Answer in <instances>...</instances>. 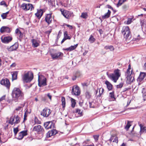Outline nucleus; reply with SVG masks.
<instances>
[{
	"instance_id": "obj_1",
	"label": "nucleus",
	"mask_w": 146,
	"mask_h": 146,
	"mask_svg": "<svg viewBox=\"0 0 146 146\" xmlns=\"http://www.w3.org/2000/svg\"><path fill=\"white\" fill-rule=\"evenodd\" d=\"M11 95L13 101L15 102H19L24 99V93L20 88L15 87L12 90Z\"/></svg>"
},
{
	"instance_id": "obj_2",
	"label": "nucleus",
	"mask_w": 146,
	"mask_h": 146,
	"mask_svg": "<svg viewBox=\"0 0 146 146\" xmlns=\"http://www.w3.org/2000/svg\"><path fill=\"white\" fill-rule=\"evenodd\" d=\"M120 75V70L117 69L114 70L113 73L110 74L108 75V76L109 78L113 81L114 82H116Z\"/></svg>"
},
{
	"instance_id": "obj_3",
	"label": "nucleus",
	"mask_w": 146,
	"mask_h": 146,
	"mask_svg": "<svg viewBox=\"0 0 146 146\" xmlns=\"http://www.w3.org/2000/svg\"><path fill=\"white\" fill-rule=\"evenodd\" d=\"M33 78V73L32 72H29L25 73L22 76V79L24 82L28 83L31 82Z\"/></svg>"
},
{
	"instance_id": "obj_4",
	"label": "nucleus",
	"mask_w": 146,
	"mask_h": 146,
	"mask_svg": "<svg viewBox=\"0 0 146 146\" xmlns=\"http://www.w3.org/2000/svg\"><path fill=\"white\" fill-rule=\"evenodd\" d=\"M121 33L123 34L124 38L127 39L129 36L131 34L130 29L128 26H124L121 31Z\"/></svg>"
},
{
	"instance_id": "obj_5",
	"label": "nucleus",
	"mask_w": 146,
	"mask_h": 146,
	"mask_svg": "<svg viewBox=\"0 0 146 146\" xmlns=\"http://www.w3.org/2000/svg\"><path fill=\"white\" fill-rule=\"evenodd\" d=\"M21 7L25 11H27L30 9L31 11H32L34 9L33 5L30 3L26 4L25 3H23L21 5Z\"/></svg>"
},
{
	"instance_id": "obj_6",
	"label": "nucleus",
	"mask_w": 146,
	"mask_h": 146,
	"mask_svg": "<svg viewBox=\"0 0 146 146\" xmlns=\"http://www.w3.org/2000/svg\"><path fill=\"white\" fill-rule=\"evenodd\" d=\"M72 91V94L75 96H78L80 95V88L77 85L73 86Z\"/></svg>"
},
{
	"instance_id": "obj_7",
	"label": "nucleus",
	"mask_w": 146,
	"mask_h": 146,
	"mask_svg": "<svg viewBox=\"0 0 146 146\" xmlns=\"http://www.w3.org/2000/svg\"><path fill=\"white\" fill-rule=\"evenodd\" d=\"M51 113L50 110L47 108H45L40 112V115L44 117H47Z\"/></svg>"
},
{
	"instance_id": "obj_8",
	"label": "nucleus",
	"mask_w": 146,
	"mask_h": 146,
	"mask_svg": "<svg viewBox=\"0 0 146 146\" xmlns=\"http://www.w3.org/2000/svg\"><path fill=\"white\" fill-rule=\"evenodd\" d=\"M38 85L40 87L46 85V79L44 77L40 78L39 76L38 77Z\"/></svg>"
},
{
	"instance_id": "obj_9",
	"label": "nucleus",
	"mask_w": 146,
	"mask_h": 146,
	"mask_svg": "<svg viewBox=\"0 0 146 146\" xmlns=\"http://www.w3.org/2000/svg\"><path fill=\"white\" fill-rule=\"evenodd\" d=\"M51 56L53 59H61L63 55V54L61 52H57L55 53H51Z\"/></svg>"
},
{
	"instance_id": "obj_10",
	"label": "nucleus",
	"mask_w": 146,
	"mask_h": 146,
	"mask_svg": "<svg viewBox=\"0 0 146 146\" xmlns=\"http://www.w3.org/2000/svg\"><path fill=\"white\" fill-rule=\"evenodd\" d=\"M0 83L1 85L5 86L7 89H9L10 83L8 79L6 78L2 79Z\"/></svg>"
},
{
	"instance_id": "obj_11",
	"label": "nucleus",
	"mask_w": 146,
	"mask_h": 146,
	"mask_svg": "<svg viewBox=\"0 0 146 146\" xmlns=\"http://www.w3.org/2000/svg\"><path fill=\"white\" fill-rule=\"evenodd\" d=\"M52 13L46 14L45 15V21L49 25L52 23V18L51 17Z\"/></svg>"
},
{
	"instance_id": "obj_12",
	"label": "nucleus",
	"mask_w": 146,
	"mask_h": 146,
	"mask_svg": "<svg viewBox=\"0 0 146 146\" xmlns=\"http://www.w3.org/2000/svg\"><path fill=\"white\" fill-rule=\"evenodd\" d=\"M132 72V70H131V73L130 75H129L126 76V83L128 84H130L131 83L133 82L134 80V78L133 77L131 76Z\"/></svg>"
},
{
	"instance_id": "obj_13",
	"label": "nucleus",
	"mask_w": 146,
	"mask_h": 146,
	"mask_svg": "<svg viewBox=\"0 0 146 146\" xmlns=\"http://www.w3.org/2000/svg\"><path fill=\"white\" fill-rule=\"evenodd\" d=\"M146 78V73L144 72H141L139 75L137 79L138 82H139V84L140 83L142 82V81L145 78Z\"/></svg>"
},
{
	"instance_id": "obj_14",
	"label": "nucleus",
	"mask_w": 146,
	"mask_h": 146,
	"mask_svg": "<svg viewBox=\"0 0 146 146\" xmlns=\"http://www.w3.org/2000/svg\"><path fill=\"white\" fill-rule=\"evenodd\" d=\"M54 124L52 121H49L45 122L44 124V126L46 129L51 128L54 127Z\"/></svg>"
},
{
	"instance_id": "obj_15",
	"label": "nucleus",
	"mask_w": 146,
	"mask_h": 146,
	"mask_svg": "<svg viewBox=\"0 0 146 146\" xmlns=\"http://www.w3.org/2000/svg\"><path fill=\"white\" fill-rule=\"evenodd\" d=\"M63 15L67 19H69L72 15V13L66 10H64L61 11Z\"/></svg>"
},
{
	"instance_id": "obj_16",
	"label": "nucleus",
	"mask_w": 146,
	"mask_h": 146,
	"mask_svg": "<svg viewBox=\"0 0 146 146\" xmlns=\"http://www.w3.org/2000/svg\"><path fill=\"white\" fill-rule=\"evenodd\" d=\"M27 135V131L24 130L19 133V136L17 139L19 140L22 139L25 136Z\"/></svg>"
},
{
	"instance_id": "obj_17",
	"label": "nucleus",
	"mask_w": 146,
	"mask_h": 146,
	"mask_svg": "<svg viewBox=\"0 0 146 146\" xmlns=\"http://www.w3.org/2000/svg\"><path fill=\"white\" fill-rule=\"evenodd\" d=\"M18 47V44L17 43H15L13 45L9 47H7L8 50L9 52H11L16 50Z\"/></svg>"
},
{
	"instance_id": "obj_18",
	"label": "nucleus",
	"mask_w": 146,
	"mask_h": 146,
	"mask_svg": "<svg viewBox=\"0 0 146 146\" xmlns=\"http://www.w3.org/2000/svg\"><path fill=\"white\" fill-rule=\"evenodd\" d=\"M57 133V131L55 129H53L48 131L46 133V137L47 138L50 137L52 136L55 135Z\"/></svg>"
},
{
	"instance_id": "obj_19",
	"label": "nucleus",
	"mask_w": 146,
	"mask_h": 146,
	"mask_svg": "<svg viewBox=\"0 0 146 146\" xmlns=\"http://www.w3.org/2000/svg\"><path fill=\"white\" fill-rule=\"evenodd\" d=\"M33 131L37 132H43L44 131V129L41 125H38L35 126L34 127Z\"/></svg>"
},
{
	"instance_id": "obj_20",
	"label": "nucleus",
	"mask_w": 146,
	"mask_h": 146,
	"mask_svg": "<svg viewBox=\"0 0 146 146\" xmlns=\"http://www.w3.org/2000/svg\"><path fill=\"white\" fill-rule=\"evenodd\" d=\"M12 40V37L11 36L5 37L3 39L1 38L2 42L5 43H8L11 42Z\"/></svg>"
},
{
	"instance_id": "obj_21",
	"label": "nucleus",
	"mask_w": 146,
	"mask_h": 146,
	"mask_svg": "<svg viewBox=\"0 0 146 146\" xmlns=\"http://www.w3.org/2000/svg\"><path fill=\"white\" fill-rule=\"evenodd\" d=\"M0 31L1 33L5 32H6L7 33H10L11 30L10 28L8 27L3 26L1 28Z\"/></svg>"
},
{
	"instance_id": "obj_22",
	"label": "nucleus",
	"mask_w": 146,
	"mask_h": 146,
	"mask_svg": "<svg viewBox=\"0 0 146 146\" xmlns=\"http://www.w3.org/2000/svg\"><path fill=\"white\" fill-rule=\"evenodd\" d=\"M16 34L18 36V38L20 41H21V39L23 37V34L18 29H17L15 31Z\"/></svg>"
},
{
	"instance_id": "obj_23",
	"label": "nucleus",
	"mask_w": 146,
	"mask_h": 146,
	"mask_svg": "<svg viewBox=\"0 0 146 146\" xmlns=\"http://www.w3.org/2000/svg\"><path fill=\"white\" fill-rule=\"evenodd\" d=\"M43 13L42 10L40 9L37 10V13L35 14V15L38 19H40L43 15Z\"/></svg>"
},
{
	"instance_id": "obj_24",
	"label": "nucleus",
	"mask_w": 146,
	"mask_h": 146,
	"mask_svg": "<svg viewBox=\"0 0 146 146\" xmlns=\"http://www.w3.org/2000/svg\"><path fill=\"white\" fill-rule=\"evenodd\" d=\"M18 71H15L11 72L12 76V80H16L17 79Z\"/></svg>"
},
{
	"instance_id": "obj_25",
	"label": "nucleus",
	"mask_w": 146,
	"mask_h": 146,
	"mask_svg": "<svg viewBox=\"0 0 146 146\" xmlns=\"http://www.w3.org/2000/svg\"><path fill=\"white\" fill-rule=\"evenodd\" d=\"M111 13V11L108 10L107 13H106L104 15L102 16V19H104L108 18L110 17Z\"/></svg>"
},
{
	"instance_id": "obj_26",
	"label": "nucleus",
	"mask_w": 146,
	"mask_h": 146,
	"mask_svg": "<svg viewBox=\"0 0 146 146\" xmlns=\"http://www.w3.org/2000/svg\"><path fill=\"white\" fill-rule=\"evenodd\" d=\"M105 84L106 85L107 88L109 90H112L113 86L110 82L107 80L105 82Z\"/></svg>"
},
{
	"instance_id": "obj_27",
	"label": "nucleus",
	"mask_w": 146,
	"mask_h": 146,
	"mask_svg": "<svg viewBox=\"0 0 146 146\" xmlns=\"http://www.w3.org/2000/svg\"><path fill=\"white\" fill-rule=\"evenodd\" d=\"M78 46V44H76V45H75L74 46H72L70 47H69V48H67L65 49H64L66 50L67 51H71L72 50H73L74 49H75L76 47H77Z\"/></svg>"
},
{
	"instance_id": "obj_28",
	"label": "nucleus",
	"mask_w": 146,
	"mask_h": 146,
	"mask_svg": "<svg viewBox=\"0 0 146 146\" xmlns=\"http://www.w3.org/2000/svg\"><path fill=\"white\" fill-rule=\"evenodd\" d=\"M139 126L140 127V132L143 133L146 132V127H143V125L141 124H139Z\"/></svg>"
},
{
	"instance_id": "obj_29",
	"label": "nucleus",
	"mask_w": 146,
	"mask_h": 146,
	"mask_svg": "<svg viewBox=\"0 0 146 146\" xmlns=\"http://www.w3.org/2000/svg\"><path fill=\"white\" fill-rule=\"evenodd\" d=\"M33 46L34 47H37L38 46L39 44L37 42V40L35 39L32 40Z\"/></svg>"
},
{
	"instance_id": "obj_30",
	"label": "nucleus",
	"mask_w": 146,
	"mask_h": 146,
	"mask_svg": "<svg viewBox=\"0 0 146 146\" xmlns=\"http://www.w3.org/2000/svg\"><path fill=\"white\" fill-rule=\"evenodd\" d=\"M143 96L144 100H146V89L143 88L142 90Z\"/></svg>"
},
{
	"instance_id": "obj_31",
	"label": "nucleus",
	"mask_w": 146,
	"mask_h": 146,
	"mask_svg": "<svg viewBox=\"0 0 146 146\" xmlns=\"http://www.w3.org/2000/svg\"><path fill=\"white\" fill-rule=\"evenodd\" d=\"M61 101L62 102V105L63 108H64L65 107L66 102L65 98L64 97H62L61 98Z\"/></svg>"
},
{
	"instance_id": "obj_32",
	"label": "nucleus",
	"mask_w": 146,
	"mask_h": 146,
	"mask_svg": "<svg viewBox=\"0 0 146 146\" xmlns=\"http://www.w3.org/2000/svg\"><path fill=\"white\" fill-rule=\"evenodd\" d=\"M64 38H66V39H70L71 37L68 35L67 32L65 31L64 32Z\"/></svg>"
},
{
	"instance_id": "obj_33",
	"label": "nucleus",
	"mask_w": 146,
	"mask_h": 146,
	"mask_svg": "<svg viewBox=\"0 0 146 146\" xmlns=\"http://www.w3.org/2000/svg\"><path fill=\"white\" fill-rule=\"evenodd\" d=\"M80 17L81 18L86 19L88 17V13L86 12L82 13Z\"/></svg>"
},
{
	"instance_id": "obj_34",
	"label": "nucleus",
	"mask_w": 146,
	"mask_h": 146,
	"mask_svg": "<svg viewBox=\"0 0 146 146\" xmlns=\"http://www.w3.org/2000/svg\"><path fill=\"white\" fill-rule=\"evenodd\" d=\"M15 118L14 117H10V119L9 121V123L11 125L15 124L14 119Z\"/></svg>"
},
{
	"instance_id": "obj_35",
	"label": "nucleus",
	"mask_w": 146,
	"mask_h": 146,
	"mask_svg": "<svg viewBox=\"0 0 146 146\" xmlns=\"http://www.w3.org/2000/svg\"><path fill=\"white\" fill-rule=\"evenodd\" d=\"M126 0H119L118 3L117 5V7H119Z\"/></svg>"
},
{
	"instance_id": "obj_36",
	"label": "nucleus",
	"mask_w": 146,
	"mask_h": 146,
	"mask_svg": "<svg viewBox=\"0 0 146 146\" xmlns=\"http://www.w3.org/2000/svg\"><path fill=\"white\" fill-rule=\"evenodd\" d=\"M96 40L95 39L94 37L92 35H91L89 38L88 39V40L91 43H92L94 42Z\"/></svg>"
},
{
	"instance_id": "obj_37",
	"label": "nucleus",
	"mask_w": 146,
	"mask_h": 146,
	"mask_svg": "<svg viewBox=\"0 0 146 146\" xmlns=\"http://www.w3.org/2000/svg\"><path fill=\"white\" fill-rule=\"evenodd\" d=\"M71 106L74 108L75 107L76 104V102L75 100L73 98H71Z\"/></svg>"
},
{
	"instance_id": "obj_38",
	"label": "nucleus",
	"mask_w": 146,
	"mask_h": 146,
	"mask_svg": "<svg viewBox=\"0 0 146 146\" xmlns=\"http://www.w3.org/2000/svg\"><path fill=\"white\" fill-rule=\"evenodd\" d=\"M15 118V119L16 121L15 122V124H17L20 122V118L18 115H17Z\"/></svg>"
},
{
	"instance_id": "obj_39",
	"label": "nucleus",
	"mask_w": 146,
	"mask_h": 146,
	"mask_svg": "<svg viewBox=\"0 0 146 146\" xmlns=\"http://www.w3.org/2000/svg\"><path fill=\"white\" fill-rule=\"evenodd\" d=\"M76 112L78 113V114L80 116L82 115V111L79 109H77L76 110Z\"/></svg>"
},
{
	"instance_id": "obj_40",
	"label": "nucleus",
	"mask_w": 146,
	"mask_h": 146,
	"mask_svg": "<svg viewBox=\"0 0 146 146\" xmlns=\"http://www.w3.org/2000/svg\"><path fill=\"white\" fill-rule=\"evenodd\" d=\"M131 126V125L130 123V122L129 121H128L125 127V129L127 130H128Z\"/></svg>"
},
{
	"instance_id": "obj_41",
	"label": "nucleus",
	"mask_w": 146,
	"mask_h": 146,
	"mask_svg": "<svg viewBox=\"0 0 146 146\" xmlns=\"http://www.w3.org/2000/svg\"><path fill=\"white\" fill-rule=\"evenodd\" d=\"M86 96L87 98H90L91 96L90 93L88 92H86Z\"/></svg>"
},
{
	"instance_id": "obj_42",
	"label": "nucleus",
	"mask_w": 146,
	"mask_h": 146,
	"mask_svg": "<svg viewBox=\"0 0 146 146\" xmlns=\"http://www.w3.org/2000/svg\"><path fill=\"white\" fill-rule=\"evenodd\" d=\"M80 73L79 72H77L75 76L74 77H73L72 78V79L73 80H76V77H78L80 76Z\"/></svg>"
},
{
	"instance_id": "obj_43",
	"label": "nucleus",
	"mask_w": 146,
	"mask_h": 146,
	"mask_svg": "<svg viewBox=\"0 0 146 146\" xmlns=\"http://www.w3.org/2000/svg\"><path fill=\"white\" fill-rule=\"evenodd\" d=\"M90 141V140L88 139L84 141L82 144L83 146H86V144L89 143V142Z\"/></svg>"
},
{
	"instance_id": "obj_44",
	"label": "nucleus",
	"mask_w": 146,
	"mask_h": 146,
	"mask_svg": "<svg viewBox=\"0 0 146 146\" xmlns=\"http://www.w3.org/2000/svg\"><path fill=\"white\" fill-rule=\"evenodd\" d=\"M18 131L19 130L18 127L14 128L13 131L15 135H16Z\"/></svg>"
},
{
	"instance_id": "obj_45",
	"label": "nucleus",
	"mask_w": 146,
	"mask_h": 146,
	"mask_svg": "<svg viewBox=\"0 0 146 146\" xmlns=\"http://www.w3.org/2000/svg\"><path fill=\"white\" fill-rule=\"evenodd\" d=\"M123 83L121 82L119 84L116 86V87L117 88H121L123 87Z\"/></svg>"
},
{
	"instance_id": "obj_46",
	"label": "nucleus",
	"mask_w": 146,
	"mask_h": 146,
	"mask_svg": "<svg viewBox=\"0 0 146 146\" xmlns=\"http://www.w3.org/2000/svg\"><path fill=\"white\" fill-rule=\"evenodd\" d=\"M132 19L131 18H129L127 20V25L130 24L132 22Z\"/></svg>"
},
{
	"instance_id": "obj_47",
	"label": "nucleus",
	"mask_w": 146,
	"mask_h": 146,
	"mask_svg": "<svg viewBox=\"0 0 146 146\" xmlns=\"http://www.w3.org/2000/svg\"><path fill=\"white\" fill-rule=\"evenodd\" d=\"M130 70L127 69V70L126 72L125 73V76H127V75H130L131 74V72L130 71Z\"/></svg>"
},
{
	"instance_id": "obj_48",
	"label": "nucleus",
	"mask_w": 146,
	"mask_h": 146,
	"mask_svg": "<svg viewBox=\"0 0 146 146\" xmlns=\"http://www.w3.org/2000/svg\"><path fill=\"white\" fill-rule=\"evenodd\" d=\"M0 5H4V6L6 7H7V5L6 3L4 1H2L0 2Z\"/></svg>"
},
{
	"instance_id": "obj_49",
	"label": "nucleus",
	"mask_w": 146,
	"mask_h": 146,
	"mask_svg": "<svg viewBox=\"0 0 146 146\" xmlns=\"http://www.w3.org/2000/svg\"><path fill=\"white\" fill-rule=\"evenodd\" d=\"M114 94V92H110V93L109 96L111 98H113L115 99Z\"/></svg>"
},
{
	"instance_id": "obj_50",
	"label": "nucleus",
	"mask_w": 146,
	"mask_h": 146,
	"mask_svg": "<svg viewBox=\"0 0 146 146\" xmlns=\"http://www.w3.org/2000/svg\"><path fill=\"white\" fill-rule=\"evenodd\" d=\"M7 17V15L4 13H3L1 15V17H2L3 19H4L6 18Z\"/></svg>"
},
{
	"instance_id": "obj_51",
	"label": "nucleus",
	"mask_w": 146,
	"mask_h": 146,
	"mask_svg": "<svg viewBox=\"0 0 146 146\" xmlns=\"http://www.w3.org/2000/svg\"><path fill=\"white\" fill-rule=\"evenodd\" d=\"M99 135H94L93 136V137H94V139L96 141L98 140V138H99Z\"/></svg>"
},
{
	"instance_id": "obj_52",
	"label": "nucleus",
	"mask_w": 146,
	"mask_h": 146,
	"mask_svg": "<svg viewBox=\"0 0 146 146\" xmlns=\"http://www.w3.org/2000/svg\"><path fill=\"white\" fill-rule=\"evenodd\" d=\"M5 97H6L5 95H4L2 97H1L0 98V102L3 101V100H5Z\"/></svg>"
},
{
	"instance_id": "obj_53",
	"label": "nucleus",
	"mask_w": 146,
	"mask_h": 146,
	"mask_svg": "<svg viewBox=\"0 0 146 146\" xmlns=\"http://www.w3.org/2000/svg\"><path fill=\"white\" fill-rule=\"evenodd\" d=\"M109 49H110L111 51H113L114 50V48L113 46H109Z\"/></svg>"
},
{
	"instance_id": "obj_54",
	"label": "nucleus",
	"mask_w": 146,
	"mask_h": 146,
	"mask_svg": "<svg viewBox=\"0 0 146 146\" xmlns=\"http://www.w3.org/2000/svg\"><path fill=\"white\" fill-rule=\"evenodd\" d=\"M113 142H115L116 143H117L118 142V138L117 137H115L114 138V140L113 141Z\"/></svg>"
},
{
	"instance_id": "obj_55",
	"label": "nucleus",
	"mask_w": 146,
	"mask_h": 146,
	"mask_svg": "<svg viewBox=\"0 0 146 146\" xmlns=\"http://www.w3.org/2000/svg\"><path fill=\"white\" fill-rule=\"evenodd\" d=\"M106 7L109 9H110L112 10H113V8L110 5H106Z\"/></svg>"
},
{
	"instance_id": "obj_56",
	"label": "nucleus",
	"mask_w": 146,
	"mask_h": 146,
	"mask_svg": "<svg viewBox=\"0 0 146 146\" xmlns=\"http://www.w3.org/2000/svg\"><path fill=\"white\" fill-rule=\"evenodd\" d=\"M47 96L50 100H51L52 99V96L50 95V94L48 93L47 94Z\"/></svg>"
},
{
	"instance_id": "obj_57",
	"label": "nucleus",
	"mask_w": 146,
	"mask_h": 146,
	"mask_svg": "<svg viewBox=\"0 0 146 146\" xmlns=\"http://www.w3.org/2000/svg\"><path fill=\"white\" fill-rule=\"evenodd\" d=\"M66 25L68 27H69L70 29H72V26L67 24H66Z\"/></svg>"
},
{
	"instance_id": "obj_58",
	"label": "nucleus",
	"mask_w": 146,
	"mask_h": 146,
	"mask_svg": "<svg viewBox=\"0 0 146 146\" xmlns=\"http://www.w3.org/2000/svg\"><path fill=\"white\" fill-rule=\"evenodd\" d=\"M115 137L114 136L112 135L109 139V141L111 142V141L112 140H113Z\"/></svg>"
},
{
	"instance_id": "obj_59",
	"label": "nucleus",
	"mask_w": 146,
	"mask_h": 146,
	"mask_svg": "<svg viewBox=\"0 0 146 146\" xmlns=\"http://www.w3.org/2000/svg\"><path fill=\"white\" fill-rule=\"evenodd\" d=\"M47 1L50 5H52V4L51 0H47Z\"/></svg>"
},
{
	"instance_id": "obj_60",
	"label": "nucleus",
	"mask_w": 146,
	"mask_h": 146,
	"mask_svg": "<svg viewBox=\"0 0 146 146\" xmlns=\"http://www.w3.org/2000/svg\"><path fill=\"white\" fill-rule=\"evenodd\" d=\"M124 9H125L128 8V6L126 5H124L122 7Z\"/></svg>"
},
{
	"instance_id": "obj_61",
	"label": "nucleus",
	"mask_w": 146,
	"mask_h": 146,
	"mask_svg": "<svg viewBox=\"0 0 146 146\" xmlns=\"http://www.w3.org/2000/svg\"><path fill=\"white\" fill-rule=\"evenodd\" d=\"M16 64L15 63H13L11 66V67H15L16 66Z\"/></svg>"
},
{
	"instance_id": "obj_62",
	"label": "nucleus",
	"mask_w": 146,
	"mask_h": 146,
	"mask_svg": "<svg viewBox=\"0 0 146 146\" xmlns=\"http://www.w3.org/2000/svg\"><path fill=\"white\" fill-rule=\"evenodd\" d=\"M21 107L20 106L18 107L15 110L16 111H19L21 110Z\"/></svg>"
},
{
	"instance_id": "obj_63",
	"label": "nucleus",
	"mask_w": 146,
	"mask_h": 146,
	"mask_svg": "<svg viewBox=\"0 0 146 146\" xmlns=\"http://www.w3.org/2000/svg\"><path fill=\"white\" fill-rule=\"evenodd\" d=\"M66 40H67L66 38V39L64 37L63 38V39L62 40L61 42V44H62V43H63L64 42V41Z\"/></svg>"
},
{
	"instance_id": "obj_64",
	"label": "nucleus",
	"mask_w": 146,
	"mask_h": 146,
	"mask_svg": "<svg viewBox=\"0 0 146 146\" xmlns=\"http://www.w3.org/2000/svg\"><path fill=\"white\" fill-rule=\"evenodd\" d=\"M51 30L48 31L46 32V34H49L51 33Z\"/></svg>"
}]
</instances>
